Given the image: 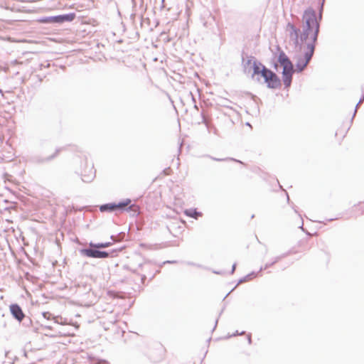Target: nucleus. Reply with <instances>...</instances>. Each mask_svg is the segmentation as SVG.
I'll use <instances>...</instances> for the list:
<instances>
[{
	"label": "nucleus",
	"mask_w": 364,
	"mask_h": 364,
	"mask_svg": "<svg viewBox=\"0 0 364 364\" xmlns=\"http://www.w3.org/2000/svg\"><path fill=\"white\" fill-rule=\"evenodd\" d=\"M287 28L289 29V37L293 41L294 44L297 46L303 44L309 38V35L312 33L310 38L311 42L306 44H313L314 48L317 43L318 34L320 32V26L316 23L314 17L311 15V17H308L306 20V23L304 22L302 31L296 28L293 23L289 22L287 23Z\"/></svg>",
	"instance_id": "f257e3e1"
},
{
	"label": "nucleus",
	"mask_w": 364,
	"mask_h": 364,
	"mask_svg": "<svg viewBox=\"0 0 364 364\" xmlns=\"http://www.w3.org/2000/svg\"><path fill=\"white\" fill-rule=\"evenodd\" d=\"M99 210L102 213H114V212H132L133 215L139 213V206L136 204H132V200L126 198L118 203H107L100 205Z\"/></svg>",
	"instance_id": "f03ea898"
},
{
	"label": "nucleus",
	"mask_w": 364,
	"mask_h": 364,
	"mask_svg": "<svg viewBox=\"0 0 364 364\" xmlns=\"http://www.w3.org/2000/svg\"><path fill=\"white\" fill-rule=\"evenodd\" d=\"M242 63L244 72L245 73H250L252 70L251 78L253 80L261 82L260 77L265 73V70L267 68L252 55L249 56L246 62H244V59L242 58Z\"/></svg>",
	"instance_id": "7ed1b4c3"
},
{
	"label": "nucleus",
	"mask_w": 364,
	"mask_h": 364,
	"mask_svg": "<svg viewBox=\"0 0 364 364\" xmlns=\"http://www.w3.org/2000/svg\"><path fill=\"white\" fill-rule=\"evenodd\" d=\"M80 160V168L75 171V173L80 176L81 180L85 183L92 182L96 176V171L94 168V164L88 161L87 154H83L78 157Z\"/></svg>",
	"instance_id": "20e7f679"
},
{
	"label": "nucleus",
	"mask_w": 364,
	"mask_h": 364,
	"mask_svg": "<svg viewBox=\"0 0 364 364\" xmlns=\"http://www.w3.org/2000/svg\"><path fill=\"white\" fill-rule=\"evenodd\" d=\"M122 250V247H120L118 249H113L109 251H106L102 250L101 248L98 247H90L88 245V247L80 249L79 252L80 255L89 258L106 259L113 257V254H116Z\"/></svg>",
	"instance_id": "39448f33"
},
{
	"label": "nucleus",
	"mask_w": 364,
	"mask_h": 364,
	"mask_svg": "<svg viewBox=\"0 0 364 364\" xmlns=\"http://www.w3.org/2000/svg\"><path fill=\"white\" fill-rule=\"evenodd\" d=\"M76 17L74 12L60 14L56 16H44L40 18L38 21L39 23L46 24H62L65 22H71Z\"/></svg>",
	"instance_id": "423d86ee"
},
{
	"label": "nucleus",
	"mask_w": 364,
	"mask_h": 364,
	"mask_svg": "<svg viewBox=\"0 0 364 364\" xmlns=\"http://www.w3.org/2000/svg\"><path fill=\"white\" fill-rule=\"evenodd\" d=\"M260 77L264 79V82L269 89H277L282 86L279 77L272 70L267 68L265 73L262 75Z\"/></svg>",
	"instance_id": "0eeeda50"
},
{
	"label": "nucleus",
	"mask_w": 364,
	"mask_h": 364,
	"mask_svg": "<svg viewBox=\"0 0 364 364\" xmlns=\"http://www.w3.org/2000/svg\"><path fill=\"white\" fill-rule=\"evenodd\" d=\"M61 151V148H57L55 152L48 156H43L41 155H34L31 158V161L36 164L41 165L50 162L55 158L58 156Z\"/></svg>",
	"instance_id": "6e6552de"
},
{
	"label": "nucleus",
	"mask_w": 364,
	"mask_h": 364,
	"mask_svg": "<svg viewBox=\"0 0 364 364\" xmlns=\"http://www.w3.org/2000/svg\"><path fill=\"white\" fill-rule=\"evenodd\" d=\"M323 2L321 3L318 14H316V11L312 7H308L306 9L304 10L302 19L304 23H306V20L308 18V17H311V15L314 16L316 23H318L320 26L321 19H322V14H323Z\"/></svg>",
	"instance_id": "1a4fd4ad"
},
{
	"label": "nucleus",
	"mask_w": 364,
	"mask_h": 364,
	"mask_svg": "<svg viewBox=\"0 0 364 364\" xmlns=\"http://www.w3.org/2000/svg\"><path fill=\"white\" fill-rule=\"evenodd\" d=\"M277 49L279 50V55L277 58L278 63L284 68H293L294 65L289 58L287 55L284 50H281L280 47L278 46Z\"/></svg>",
	"instance_id": "9d476101"
},
{
	"label": "nucleus",
	"mask_w": 364,
	"mask_h": 364,
	"mask_svg": "<svg viewBox=\"0 0 364 364\" xmlns=\"http://www.w3.org/2000/svg\"><path fill=\"white\" fill-rule=\"evenodd\" d=\"M295 70L293 68H284L282 70V80L285 87H289L291 86L292 82V75L294 73Z\"/></svg>",
	"instance_id": "9b49d317"
},
{
	"label": "nucleus",
	"mask_w": 364,
	"mask_h": 364,
	"mask_svg": "<svg viewBox=\"0 0 364 364\" xmlns=\"http://www.w3.org/2000/svg\"><path fill=\"white\" fill-rule=\"evenodd\" d=\"M9 311L14 319H16L17 321H20L21 318H23V316H24V313L21 309V307L18 304H11L9 306Z\"/></svg>",
	"instance_id": "f8f14e48"
},
{
	"label": "nucleus",
	"mask_w": 364,
	"mask_h": 364,
	"mask_svg": "<svg viewBox=\"0 0 364 364\" xmlns=\"http://www.w3.org/2000/svg\"><path fill=\"white\" fill-rule=\"evenodd\" d=\"M315 48L313 44H306V50L304 52V55L301 57L306 65L311 61L314 54Z\"/></svg>",
	"instance_id": "ddd939ff"
},
{
	"label": "nucleus",
	"mask_w": 364,
	"mask_h": 364,
	"mask_svg": "<svg viewBox=\"0 0 364 364\" xmlns=\"http://www.w3.org/2000/svg\"><path fill=\"white\" fill-rule=\"evenodd\" d=\"M259 272H250V274H247L246 276H245V277H243L240 278V279L238 280V282H237V284L235 285V287H234L231 291H229V292L225 295V296L223 298V300H225V299L228 297V295H229V294H230V293H231V292H232V291H233V290H234V289H235V288H236L239 284H242V283H243V282H247V281L251 280L253 277H257V275L258 274V273H259Z\"/></svg>",
	"instance_id": "4468645a"
},
{
	"label": "nucleus",
	"mask_w": 364,
	"mask_h": 364,
	"mask_svg": "<svg viewBox=\"0 0 364 364\" xmlns=\"http://www.w3.org/2000/svg\"><path fill=\"white\" fill-rule=\"evenodd\" d=\"M184 214L190 218L198 219L199 216L202 215V213L197 210L196 208H188L184 210Z\"/></svg>",
	"instance_id": "2eb2a0df"
},
{
	"label": "nucleus",
	"mask_w": 364,
	"mask_h": 364,
	"mask_svg": "<svg viewBox=\"0 0 364 364\" xmlns=\"http://www.w3.org/2000/svg\"><path fill=\"white\" fill-rule=\"evenodd\" d=\"M42 315L43 318L48 321L53 320L54 323L61 324V323L59 321V319H62L61 317L59 318L58 316H54L51 313L48 311L43 312Z\"/></svg>",
	"instance_id": "dca6fc26"
},
{
	"label": "nucleus",
	"mask_w": 364,
	"mask_h": 364,
	"mask_svg": "<svg viewBox=\"0 0 364 364\" xmlns=\"http://www.w3.org/2000/svg\"><path fill=\"white\" fill-rule=\"evenodd\" d=\"M113 242H97V243H95L93 242H90L88 243V245L90 247H98V248H107V247H110L111 245H112Z\"/></svg>",
	"instance_id": "f3484780"
},
{
	"label": "nucleus",
	"mask_w": 364,
	"mask_h": 364,
	"mask_svg": "<svg viewBox=\"0 0 364 364\" xmlns=\"http://www.w3.org/2000/svg\"><path fill=\"white\" fill-rule=\"evenodd\" d=\"M308 65L304 62L301 57L298 58L297 61L296 63V70L295 72L300 73H301Z\"/></svg>",
	"instance_id": "a211bd4d"
},
{
	"label": "nucleus",
	"mask_w": 364,
	"mask_h": 364,
	"mask_svg": "<svg viewBox=\"0 0 364 364\" xmlns=\"http://www.w3.org/2000/svg\"><path fill=\"white\" fill-rule=\"evenodd\" d=\"M18 322L19 323H21L22 326L26 328L30 327L33 323L31 318L28 316H26V314H24L23 318H21V320L18 321Z\"/></svg>",
	"instance_id": "6ab92c4d"
},
{
	"label": "nucleus",
	"mask_w": 364,
	"mask_h": 364,
	"mask_svg": "<svg viewBox=\"0 0 364 364\" xmlns=\"http://www.w3.org/2000/svg\"><path fill=\"white\" fill-rule=\"evenodd\" d=\"M281 259H282V257H274V259L271 262L267 263V264H265L264 266L261 267L259 272H261L262 270H265L267 268L273 266L274 264L278 262Z\"/></svg>",
	"instance_id": "aec40b11"
},
{
	"label": "nucleus",
	"mask_w": 364,
	"mask_h": 364,
	"mask_svg": "<svg viewBox=\"0 0 364 364\" xmlns=\"http://www.w3.org/2000/svg\"><path fill=\"white\" fill-rule=\"evenodd\" d=\"M208 156L210 157L212 160L215 161H234L235 162H237V163L243 164L242 161H241L240 160H237V159H233V158L220 159V158H216V157H213V156Z\"/></svg>",
	"instance_id": "412c9836"
},
{
	"label": "nucleus",
	"mask_w": 364,
	"mask_h": 364,
	"mask_svg": "<svg viewBox=\"0 0 364 364\" xmlns=\"http://www.w3.org/2000/svg\"><path fill=\"white\" fill-rule=\"evenodd\" d=\"M55 333H59L61 336H66L70 334V333L68 331H66L65 328H63V327H60V329H55Z\"/></svg>",
	"instance_id": "4be33fe9"
},
{
	"label": "nucleus",
	"mask_w": 364,
	"mask_h": 364,
	"mask_svg": "<svg viewBox=\"0 0 364 364\" xmlns=\"http://www.w3.org/2000/svg\"><path fill=\"white\" fill-rule=\"evenodd\" d=\"M359 211H360V214H363L364 213V203H359L355 205Z\"/></svg>",
	"instance_id": "5701e85b"
},
{
	"label": "nucleus",
	"mask_w": 364,
	"mask_h": 364,
	"mask_svg": "<svg viewBox=\"0 0 364 364\" xmlns=\"http://www.w3.org/2000/svg\"><path fill=\"white\" fill-rule=\"evenodd\" d=\"M178 224V223H172L170 225H167L166 226V228L168 230V231L171 233V234H173L172 233V229L173 228V227L176 226V225Z\"/></svg>",
	"instance_id": "b1692460"
},
{
	"label": "nucleus",
	"mask_w": 364,
	"mask_h": 364,
	"mask_svg": "<svg viewBox=\"0 0 364 364\" xmlns=\"http://www.w3.org/2000/svg\"><path fill=\"white\" fill-rule=\"evenodd\" d=\"M245 333V331H242L241 332H239L238 331H236L234 333H232V335L230 336H228V338H230V337H232V336H241V335H243Z\"/></svg>",
	"instance_id": "393cba45"
},
{
	"label": "nucleus",
	"mask_w": 364,
	"mask_h": 364,
	"mask_svg": "<svg viewBox=\"0 0 364 364\" xmlns=\"http://www.w3.org/2000/svg\"><path fill=\"white\" fill-rule=\"evenodd\" d=\"M149 266H150V263L145 262L144 264H140L139 267H141L144 271H146V269H147Z\"/></svg>",
	"instance_id": "a878e982"
},
{
	"label": "nucleus",
	"mask_w": 364,
	"mask_h": 364,
	"mask_svg": "<svg viewBox=\"0 0 364 364\" xmlns=\"http://www.w3.org/2000/svg\"><path fill=\"white\" fill-rule=\"evenodd\" d=\"M42 328H45V329H48V330H55L53 328V326L51 325H49V324H42L41 325Z\"/></svg>",
	"instance_id": "bb28decb"
},
{
	"label": "nucleus",
	"mask_w": 364,
	"mask_h": 364,
	"mask_svg": "<svg viewBox=\"0 0 364 364\" xmlns=\"http://www.w3.org/2000/svg\"><path fill=\"white\" fill-rule=\"evenodd\" d=\"M359 105H358V102L356 106H355V107L354 113H353V117H352L351 120H350L351 122H353V119H354V117L355 116V114H356V112H357V109H358Z\"/></svg>",
	"instance_id": "cd10ccee"
},
{
	"label": "nucleus",
	"mask_w": 364,
	"mask_h": 364,
	"mask_svg": "<svg viewBox=\"0 0 364 364\" xmlns=\"http://www.w3.org/2000/svg\"><path fill=\"white\" fill-rule=\"evenodd\" d=\"M201 118H202V123H203L206 126H208L207 122H206V119H205V117L203 112H201Z\"/></svg>",
	"instance_id": "c85d7f7f"
},
{
	"label": "nucleus",
	"mask_w": 364,
	"mask_h": 364,
	"mask_svg": "<svg viewBox=\"0 0 364 364\" xmlns=\"http://www.w3.org/2000/svg\"><path fill=\"white\" fill-rule=\"evenodd\" d=\"M146 279V274H141V282L142 284H145V280Z\"/></svg>",
	"instance_id": "c756f323"
},
{
	"label": "nucleus",
	"mask_w": 364,
	"mask_h": 364,
	"mask_svg": "<svg viewBox=\"0 0 364 364\" xmlns=\"http://www.w3.org/2000/svg\"><path fill=\"white\" fill-rule=\"evenodd\" d=\"M177 262L176 260H166L163 262L164 264H175Z\"/></svg>",
	"instance_id": "7c9ffc66"
},
{
	"label": "nucleus",
	"mask_w": 364,
	"mask_h": 364,
	"mask_svg": "<svg viewBox=\"0 0 364 364\" xmlns=\"http://www.w3.org/2000/svg\"><path fill=\"white\" fill-rule=\"evenodd\" d=\"M247 339L248 343L250 345L252 343V336H251V333H249L247 336Z\"/></svg>",
	"instance_id": "2f4dec72"
},
{
	"label": "nucleus",
	"mask_w": 364,
	"mask_h": 364,
	"mask_svg": "<svg viewBox=\"0 0 364 364\" xmlns=\"http://www.w3.org/2000/svg\"><path fill=\"white\" fill-rule=\"evenodd\" d=\"M191 96H192V100H193V102H194V108H195L196 109H197V110H198V106H197V105H196V100H195V98H194V97H193V95H192V93H191Z\"/></svg>",
	"instance_id": "473e14b6"
},
{
	"label": "nucleus",
	"mask_w": 364,
	"mask_h": 364,
	"mask_svg": "<svg viewBox=\"0 0 364 364\" xmlns=\"http://www.w3.org/2000/svg\"><path fill=\"white\" fill-rule=\"evenodd\" d=\"M236 263H234L232 266V269H231V271H230V274H232L235 271V269H236Z\"/></svg>",
	"instance_id": "72a5a7b5"
},
{
	"label": "nucleus",
	"mask_w": 364,
	"mask_h": 364,
	"mask_svg": "<svg viewBox=\"0 0 364 364\" xmlns=\"http://www.w3.org/2000/svg\"><path fill=\"white\" fill-rule=\"evenodd\" d=\"M299 228H300V229H301V230H302L304 232H306L307 235H309L308 231L304 228V224H303V223H301V225L299 226Z\"/></svg>",
	"instance_id": "f704fd0d"
},
{
	"label": "nucleus",
	"mask_w": 364,
	"mask_h": 364,
	"mask_svg": "<svg viewBox=\"0 0 364 364\" xmlns=\"http://www.w3.org/2000/svg\"><path fill=\"white\" fill-rule=\"evenodd\" d=\"M289 254H290V252L289 251L287 252H285V253L282 254V255H279V257H282V258L288 256Z\"/></svg>",
	"instance_id": "c9c22d12"
},
{
	"label": "nucleus",
	"mask_w": 364,
	"mask_h": 364,
	"mask_svg": "<svg viewBox=\"0 0 364 364\" xmlns=\"http://www.w3.org/2000/svg\"><path fill=\"white\" fill-rule=\"evenodd\" d=\"M273 68L275 70H278V65L277 63H275V62L273 63Z\"/></svg>",
	"instance_id": "e433bc0d"
},
{
	"label": "nucleus",
	"mask_w": 364,
	"mask_h": 364,
	"mask_svg": "<svg viewBox=\"0 0 364 364\" xmlns=\"http://www.w3.org/2000/svg\"><path fill=\"white\" fill-rule=\"evenodd\" d=\"M159 270H156V272H155V273H154V274L151 276V277H150V280L153 279L154 278V277L156 276V274L157 273H159Z\"/></svg>",
	"instance_id": "4c0bfd02"
},
{
	"label": "nucleus",
	"mask_w": 364,
	"mask_h": 364,
	"mask_svg": "<svg viewBox=\"0 0 364 364\" xmlns=\"http://www.w3.org/2000/svg\"><path fill=\"white\" fill-rule=\"evenodd\" d=\"M363 100H364V94L360 98V100L358 102V105H360Z\"/></svg>",
	"instance_id": "58836bf2"
},
{
	"label": "nucleus",
	"mask_w": 364,
	"mask_h": 364,
	"mask_svg": "<svg viewBox=\"0 0 364 364\" xmlns=\"http://www.w3.org/2000/svg\"><path fill=\"white\" fill-rule=\"evenodd\" d=\"M110 239L112 240V242L114 243L116 240V236L115 235H111Z\"/></svg>",
	"instance_id": "ea45409f"
},
{
	"label": "nucleus",
	"mask_w": 364,
	"mask_h": 364,
	"mask_svg": "<svg viewBox=\"0 0 364 364\" xmlns=\"http://www.w3.org/2000/svg\"><path fill=\"white\" fill-rule=\"evenodd\" d=\"M1 326H2V328H6L7 324H6V321H4L2 322Z\"/></svg>",
	"instance_id": "a19ab883"
},
{
	"label": "nucleus",
	"mask_w": 364,
	"mask_h": 364,
	"mask_svg": "<svg viewBox=\"0 0 364 364\" xmlns=\"http://www.w3.org/2000/svg\"><path fill=\"white\" fill-rule=\"evenodd\" d=\"M218 318H217L216 321H215V326H214V327L213 328V331H214L215 329V328L217 326V324H218Z\"/></svg>",
	"instance_id": "79ce46f5"
},
{
	"label": "nucleus",
	"mask_w": 364,
	"mask_h": 364,
	"mask_svg": "<svg viewBox=\"0 0 364 364\" xmlns=\"http://www.w3.org/2000/svg\"><path fill=\"white\" fill-rule=\"evenodd\" d=\"M132 4H133V8L134 9L136 7V1L135 0H132Z\"/></svg>",
	"instance_id": "37998d69"
},
{
	"label": "nucleus",
	"mask_w": 364,
	"mask_h": 364,
	"mask_svg": "<svg viewBox=\"0 0 364 364\" xmlns=\"http://www.w3.org/2000/svg\"><path fill=\"white\" fill-rule=\"evenodd\" d=\"M225 308V306H223V308L222 309L221 311H220V314H219V316L223 314V311H224Z\"/></svg>",
	"instance_id": "c03bdc74"
},
{
	"label": "nucleus",
	"mask_w": 364,
	"mask_h": 364,
	"mask_svg": "<svg viewBox=\"0 0 364 364\" xmlns=\"http://www.w3.org/2000/svg\"><path fill=\"white\" fill-rule=\"evenodd\" d=\"M338 218H330V219H328V220H327V221H329V222H330V221H333V220H336V219H338Z\"/></svg>",
	"instance_id": "a18cd8bd"
},
{
	"label": "nucleus",
	"mask_w": 364,
	"mask_h": 364,
	"mask_svg": "<svg viewBox=\"0 0 364 364\" xmlns=\"http://www.w3.org/2000/svg\"><path fill=\"white\" fill-rule=\"evenodd\" d=\"M134 16H135V14H134V13H133V14H131V18H134Z\"/></svg>",
	"instance_id": "49530a36"
},
{
	"label": "nucleus",
	"mask_w": 364,
	"mask_h": 364,
	"mask_svg": "<svg viewBox=\"0 0 364 364\" xmlns=\"http://www.w3.org/2000/svg\"><path fill=\"white\" fill-rule=\"evenodd\" d=\"M286 194H287V200L289 201V195H288V193L287 192H286Z\"/></svg>",
	"instance_id": "de8ad7c7"
},
{
	"label": "nucleus",
	"mask_w": 364,
	"mask_h": 364,
	"mask_svg": "<svg viewBox=\"0 0 364 364\" xmlns=\"http://www.w3.org/2000/svg\"><path fill=\"white\" fill-rule=\"evenodd\" d=\"M203 26H204L205 27H207V22H204V23H203Z\"/></svg>",
	"instance_id": "09e8293b"
},
{
	"label": "nucleus",
	"mask_w": 364,
	"mask_h": 364,
	"mask_svg": "<svg viewBox=\"0 0 364 364\" xmlns=\"http://www.w3.org/2000/svg\"><path fill=\"white\" fill-rule=\"evenodd\" d=\"M213 272H214L215 274H220V272H216V271H214Z\"/></svg>",
	"instance_id": "8fccbe9b"
},
{
	"label": "nucleus",
	"mask_w": 364,
	"mask_h": 364,
	"mask_svg": "<svg viewBox=\"0 0 364 364\" xmlns=\"http://www.w3.org/2000/svg\"><path fill=\"white\" fill-rule=\"evenodd\" d=\"M188 264H190V265H195V264H193V262H188Z\"/></svg>",
	"instance_id": "3c124183"
},
{
	"label": "nucleus",
	"mask_w": 364,
	"mask_h": 364,
	"mask_svg": "<svg viewBox=\"0 0 364 364\" xmlns=\"http://www.w3.org/2000/svg\"><path fill=\"white\" fill-rule=\"evenodd\" d=\"M24 356H27V353L24 352Z\"/></svg>",
	"instance_id": "603ef678"
},
{
	"label": "nucleus",
	"mask_w": 364,
	"mask_h": 364,
	"mask_svg": "<svg viewBox=\"0 0 364 364\" xmlns=\"http://www.w3.org/2000/svg\"><path fill=\"white\" fill-rule=\"evenodd\" d=\"M247 126H250V124L249 122H247Z\"/></svg>",
	"instance_id": "864d4df0"
},
{
	"label": "nucleus",
	"mask_w": 364,
	"mask_h": 364,
	"mask_svg": "<svg viewBox=\"0 0 364 364\" xmlns=\"http://www.w3.org/2000/svg\"><path fill=\"white\" fill-rule=\"evenodd\" d=\"M255 215H252L251 218H254Z\"/></svg>",
	"instance_id": "5fc2aeb1"
},
{
	"label": "nucleus",
	"mask_w": 364,
	"mask_h": 364,
	"mask_svg": "<svg viewBox=\"0 0 364 364\" xmlns=\"http://www.w3.org/2000/svg\"><path fill=\"white\" fill-rule=\"evenodd\" d=\"M256 238H257V240L259 242H259V238H257V236H256Z\"/></svg>",
	"instance_id": "6e6d98bb"
},
{
	"label": "nucleus",
	"mask_w": 364,
	"mask_h": 364,
	"mask_svg": "<svg viewBox=\"0 0 364 364\" xmlns=\"http://www.w3.org/2000/svg\"><path fill=\"white\" fill-rule=\"evenodd\" d=\"M210 340H211V338H208V342H210Z\"/></svg>",
	"instance_id": "4d7b16f0"
}]
</instances>
